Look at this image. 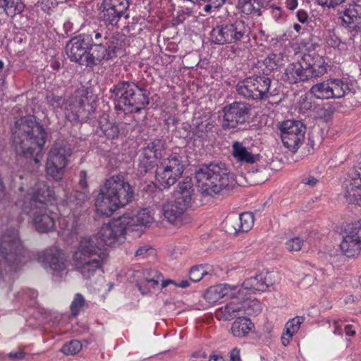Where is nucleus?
Returning <instances> with one entry per match:
<instances>
[{"instance_id": "nucleus-1", "label": "nucleus", "mask_w": 361, "mask_h": 361, "mask_svg": "<svg viewBox=\"0 0 361 361\" xmlns=\"http://www.w3.org/2000/svg\"><path fill=\"white\" fill-rule=\"evenodd\" d=\"M154 222L148 209L133 214L126 213L118 219L104 224L96 235L82 237L73 254L75 270L83 279L90 280L102 270L109 254L104 245L116 247L124 242L125 235L140 237L145 229Z\"/></svg>"}, {"instance_id": "nucleus-2", "label": "nucleus", "mask_w": 361, "mask_h": 361, "mask_svg": "<svg viewBox=\"0 0 361 361\" xmlns=\"http://www.w3.org/2000/svg\"><path fill=\"white\" fill-rule=\"evenodd\" d=\"M12 130L13 147L18 154L30 157L42 152L47 133L35 116H27L18 119Z\"/></svg>"}, {"instance_id": "nucleus-3", "label": "nucleus", "mask_w": 361, "mask_h": 361, "mask_svg": "<svg viewBox=\"0 0 361 361\" xmlns=\"http://www.w3.org/2000/svg\"><path fill=\"white\" fill-rule=\"evenodd\" d=\"M134 191L122 176L106 179L95 200L97 212L109 216L114 211L131 202Z\"/></svg>"}, {"instance_id": "nucleus-4", "label": "nucleus", "mask_w": 361, "mask_h": 361, "mask_svg": "<svg viewBox=\"0 0 361 361\" xmlns=\"http://www.w3.org/2000/svg\"><path fill=\"white\" fill-rule=\"evenodd\" d=\"M198 191L214 197L233 185V179L226 165L221 161L202 164L195 172Z\"/></svg>"}, {"instance_id": "nucleus-5", "label": "nucleus", "mask_w": 361, "mask_h": 361, "mask_svg": "<svg viewBox=\"0 0 361 361\" xmlns=\"http://www.w3.org/2000/svg\"><path fill=\"white\" fill-rule=\"evenodd\" d=\"M115 109L126 113L140 112L149 104L148 92L135 82L122 81L110 90Z\"/></svg>"}, {"instance_id": "nucleus-6", "label": "nucleus", "mask_w": 361, "mask_h": 361, "mask_svg": "<svg viewBox=\"0 0 361 361\" xmlns=\"http://www.w3.org/2000/svg\"><path fill=\"white\" fill-rule=\"evenodd\" d=\"M115 109L126 113L140 112L149 104L148 92L135 82L122 81L110 90Z\"/></svg>"}, {"instance_id": "nucleus-7", "label": "nucleus", "mask_w": 361, "mask_h": 361, "mask_svg": "<svg viewBox=\"0 0 361 361\" xmlns=\"http://www.w3.org/2000/svg\"><path fill=\"white\" fill-rule=\"evenodd\" d=\"M72 153L71 146L66 140H57L51 147L47 157L46 171L54 180L62 179Z\"/></svg>"}, {"instance_id": "nucleus-8", "label": "nucleus", "mask_w": 361, "mask_h": 361, "mask_svg": "<svg viewBox=\"0 0 361 361\" xmlns=\"http://www.w3.org/2000/svg\"><path fill=\"white\" fill-rule=\"evenodd\" d=\"M270 86L269 78L265 75H255L238 82L235 88L240 97L248 100L261 101L272 95L269 92Z\"/></svg>"}, {"instance_id": "nucleus-9", "label": "nucleus", "mask_w": 361, "mask_h": 361, "mask_svg": "<svg viewBox=\"0 0 361 361\" xmlns=\"http://www.w3.org/2000/svg\"><path fill=\"white\" fill-rule=\"evenodd\" d=\"M281 137L284 146L292 152H295L305 139L306 127L300 121L288 120L280 126Z\"/></svg>"}, {"instance_id": "nucleus-10", "label": "nucleus", "mask_w": 361, "mask_h": 361, "mask_svg": "<svg viewBox=\"0 0 361 361\" xmlns=\"http://www.w3.org/2000/svg\"><path fill=\"white\" fill-rule=\"evenodd\" d=\"M22 210L30 216L35 230L39 233H48L54 229L56 214L48 207L22 204Z\"/></svg>"}, {"instance_id": "nucleus-11", "label": "nucleus", "mask_w": 361, "mask_h": 361, "mask_svg": "<svg viewBox=\"0 0 361 361\" xmlns=\"http://www.w3.org/2000/svg\"><path fill=\"white\" fill-rule=\"evenodd\" d=\"M123 46H117V43L90 44L88 45L85 66L92 68L103 61L111 60L117 57L121 52Z\"/></svg>"}, {"instance_id": "nucleus-12", "label": "nucleus", "mask_w": 361, "mask_h": 361, "mask_svg": "<svg viewBox=\"0 0 361 361\" xmlns=\"http://www.w3.org/2000/svg\"><path fill=\"white\" fill-rule=\"evenodd\" d=\"M350 92L347 82L340 79H329L314 85L310 93L320 99H339Z\"/></svg>"}, {"instance_id": "nucleus-13", "label": "nucleus", "mask_w": 361, "mask_h": 361, "mask_svg": "<svg viewBox=\"0 0 361 361\" xmlns=\"http://www.w3.org/2000/svg\"><path fill=\"white\" fill-rule=\"evenodd\" d=\"M221 126L224 130L241 128L249 118L250 109L246 104L233 102L223 108Z\"/></svg>"}, {"instance_id": "nucleus-14", "label": "nucleus", "mask_w": 361, "mask_h": 361, "mask_svg": "<svg viewBox=\"0 0 361 361\" xmlns=\"http://www.w3.org/2000/svg\"><path fill=\"white\" fill-rule=\"evenodd\" d=\"M129 7L128 0H103L100 18L106 24L116 25Z\"/></svg>"}, {"instance_id": "nucleus-15", "label": "nucleus", "mask_w": 361, "mask_h": 361, "mask_svg": "<svg viewBox=\"0 0 361 361\" xmlns=\"http://www.w3.org/2000/svg\"><path fill=\"white\" fill-rule=\"evenodd\" d=\"M341 249L348 257L357 255L361 251V223L352 224L345 230L341 243Z\"/></svg>"}, {"instance_id": "nucleus-16", "label": "nucleus", "mask_w": 361, "mask_h": 361, "mask_svg": "<svg viewBox=\"0 0 361 361\" xmlns=\"http://www.w3.org/2000/svg\"><path fill=\"white\" fill-rule=\"evenodd\" d=\"M55 200V192L52 188L43 181L37 182L32 192L25 197L23 204L33 207H47L49 202Z\"/></svg>"}, {"instance_id": "nucleus-17", "label": "nucleus", "mask_w": 361, "mask_h": 361, "mask_svg": "<svg viewBox=\"0 0 361 361\" xmlns=\"http://www.w3.org/2000/svg\"><path fill=\"white\" fill-rule=\"evenodd\" d=\"M236 301H231L226 305L220 307L216 312V317L225 321L232 320L243 314H250V301L248 298H244L243 294L240 298H235Z\"/></svg>"}, {"instance_id": "nucleus-18", "label": "nucleus", "mask_w": 361, "mask_h": 361, "mask_svg": "<svg viewBox=\"0 0 361 361\" xmlns=\"http://www.w3.org/2000/svg\"><path fill=\"white\" fill-rule=\"evenodd\" d=\"M243 290L238 286H230L228 284H217L207 289L204 297L210 304H214L224 297L230 298H240Z\"/></svg>"}, {"instance_id": "nucleus-19", "label": "nucleus", "mask_w": 361, "mask_h": 361, "mask_svg": "<svg viewBox=\"0 0 361 361\" xmlns=\"http://www.w3.org/2000/svg\"><path fill=\"white\" fill-rule=\"evenodd\" d=\"M89 44L80 34L70 39L66 46L68 58L78 65L85 66Z\"/></svg>"}, {"instance_id": "nucleus-20", "label": "nucleus", "mask_w": 361, "mask_h": 361, "mask_svg": "<svg viewBox=\"0 0 361 361\" xmlns=\"http://www.w3.org/2000/svg\"><path fill=\"white\" fill-rule=\"evenodd\" d=\"M94 111L93 106L90 104L87 97H80L75 99L66 108V118L71 121H83L89 118Z\"/></svg>"}, {"instance_id": "nucleus-21", "label": "nucleus", "mask_w": 361, "mask_h": 361, "mask_svg": "<svg viewBox=\"0 0 361 361\" xmlns=\"http://www.w3.org/2000/svg\"><path fill=\"white\" fill-rule=\"evenodd\" d=\"M81 35L89 44L99 43L108 44L114 40V43H117V46H123V36L116 32H109L106 27H99L88 33Z\"/></svg>"}, {"instance_id": "nucleus-22", "label": "nucleus", "mask_w": 361, "mask_h": 361, "mask_svg": "<svg viewBox=\"0 0 361 361\" xmlns=\"http://www.w3.org/2000/svg\"><path fill=\"white\" fill-rule=\"evenodd\" d=\"M303 63L310 80L321 77L327 71L325 59L318 54H305Z\"/></svg>"}, {"instance_id": "nucleus-23", "label": "nucleus", "mask_w": 361, "mask_h": 361, "mask_svg": "<svg viewBox=\"0 0 361 361\" xmlns=\"http://www.w3.org/2000/svg\"><path fill=\"white\" fill-rule=\"evenodd\" d=\"M273 286V281L271 279V276L266 274H257L255 276L250 277L247 279L243 283L241 287L239 288H242L243 290V297L247 298L245 293V290L252 291H266L269 290V288Z\"/></svg>"}, {"instance_id": "nucleus-24", "label": "nucleus", "mask_w": 361, "mask_h": 361, "mask_svg": "<svg viewBox=\"0 0 361 361\" xmlns=\"http://www.w3.org/2000/svg\"><path fill=\"white\" fill-rule=\"evenodd\" d=\"M44 255L46 261L54 274H60L66 270L68 257L61 250L56 247L50 248L46 250Z\"/></svg>"}, {"instance_id": "nucleus-25", "label": "nucleus", "mask_w": 361, "mask_h": 361, "mask_svg": "<svg viewBox=\"0 0 361 361\" xmlns=\"http://www.w3.org/2000/svg\"><path fill=\"white\" fill-rule=\"evenodd\" d=\"M229 44H238L240 42L250 40L251 33L250 27L242 20H236L233 23H228Z\"/></svg>"}, {"instance_id": "nucleus-26", "label": "nucleus", "mask_w": 361, "mask_h": 361, "mask_svg": "<svg viewBox=\"0 0 361 361\" xmlns=\"http://www.w3.org/2000/svg\"><path fill=\"white\" fill-rule=\"evenodd\" d=\"M188 207L176 200L169 201L163 204L162 213L164 219L172 224L180 223Z\"/></svg>"}, {"instance_id": "nucleus-27", "label": "nucleus", "mask_w": 361, "mask_h": 361, "mask_svg": "<svg viewBox=\"0 0 361 361\" xmlns=\"http://www.w3.org/2000/svg\"><path fill=\"white\" fill-rule=\"evenodd\" d=\"M344 197L350 203L361 202V174L355 173L354 177L346 180L343 185Z\"/></svg>"}, {"instance_id": "nucleus-28", "label": "nucleus", "mask_w": 361, "mask_h": 361, "mask_svg": "<svg viewBox=\"0 0 361 361\" xmlns=\"http://www.w3.org/2000/svg\"><path fill=\"white\" fill-rule=\"evenodd\" d=\"M358 9L361 10V8L356 5H350L348 8L339 12V18L343 25L351 31H357L361 28V16Z\"/></svg>"}, {"instance_id": "nucleus-29", "label": "nucleus", "mask_w": 361, "mask_h": 361, "mask_svg": "<svg viewBox=\"0 0 361 361\" xmlns=\"http://www.w3.org/2000/svg\"><path fill=\"white\" fill-rule=\"evenodd\" d=\"M194 192L195 189L192 179L187 177L183 181L178 183L173 192L174 200L189 208Z\"/></svg>"}, {"instance_id": "nucleus-30", "label": "nucleus", "mask_w": 361, "mask_h": 361, "mask_svg": "<svg viewBox=\"0 0 361 361\" xmlns=\"http://www.w3.org/2000/svg\"><path fill=\"white\" fill-rule=\"evenodd\" d=\"M303 64V57L300 61L289 64L284 73L285 80L290 83L310 80L306 67Z\"/></svg>"}, {"instance_id": "nucleus-31", "label": "nucleus", "mask_w": 361, "mask_h": 361, "mask_svg": "<svg viewBox=\"0 0 361 361\" xmlns=\"http://www.w3.org/2000/svg\"><path fill=\"white\" fill-rule=\"evenodd\" d=\"M173 171L160 163L156 169V180L164 188H169L174 185L180 177Z\"/></svg>"}, {"instance_id": "nucleus-32", "label": "nucleus", "mask_w": 361, "mask_h": 361, "mask_svg": "<svg viewBox=\"0 0 361 361\" xmlns=\"http://www.w3.org/2000/svg\"><path fill=\"white\" fill-rule=\"evenodd\" d=\"M161 164L181 176L187 166V160L183 154L173 153L164 159Z\"/></svg>"}, {"instance_id": "nucleus-33", "label": "nucleus", "mask_w": 361, "mask_h": 361, "mask_svg": "<svg viewBox=\"0 0 361 361\" xmlns=\"http://www.w3.org/2000/svg\"><path fill=\"white\" fill-rule=\"evenodd\" d=\"M25 5L22 0H0V15L13 18L20 14L25 9Z\"/></svg>"}, {"instance_id": "nucleus-34", "label": "nucleus", "mask_w": 361, "mask_h": 361, "mask_svg": "<svg viewBox=\"0 0 361 361\" xmlns=\"http://www.w3.org/2000/svg\"><path fill=\"white\" fill-rule=\"evenodd\" d=\"M232 149L233 156L240 162L254 164L259 159V154H253L240 142H234Z\"/></svg>"}, {"instance_id": "nucleus-35", "label": "nucleus", "mask_w": 361, "mask_h": 361, "mask_svg": "<svg viewBox=\"0 0 361 361\" xmlns=\"http://www.w3.org/2000/svg\"><path fill=\"white\" fill-rule=\"evenodd\" d=\"M161 278V274L157 270L147 271L144 281L137 284L138 288L142 294H147L151 290V288H154L159 285Z\"/></svg>"}, {"instance_id": "nucleus-36", "label": "nucleus", "mask_w": 361, "mask_h": 361, "mask_svg": "<svg viewBox=\"0 0 361 361\" xmlns=\"http://www.w3.org/2000/svg\"><path fill=\"white\" fill-rule=\"evenodd\" d=\"M253 328L254 324L250 319L241 317L233 322L231 330L234 336L243 337L247 336Z\"/></svg>"}, {"instance_id": "nucleus-37", "label": "nucleus", "mask_w": 361, "mask_h": 361, "mask_svg": "<svg viewBox=\"0 0 361 361\" xmlns=\"http://www.w3.org/2000/svg\"><path fill=\"white\" fill-rule=\"evenodd\" d=\"M213 43L219 45L229 44V32L228 23H222L214 27L210 35Z\"/></svg>"}, {"instance_id": "nucleus-38", "label": "nucleus", "mask_w": 361, "mask_h": 361, "mask_svg": "<svg viewBox=\"0 0 361 361\" xmlns=\"http://www.w3.org/2000/svg\"><path fill=\"white\" fill-rule=\"evenodd\" d=\"M254 224V216L250 212H244L233 221V227L236 233L247 232Z\"/></svg>"}, {"instance_id": "nucleus-39", "label": "nucleus", "mask_w": 361, "mask_h": 361, "mask_svg": "<svg viewBox=\"0 0 361 361\" xmlns=\"http://www.w3.org/2000/svg\"><path fill=\"white\" fill-rule=\"evenodd\" d=\"M166 143L161 139H155L142 149L145 154H149L154 159H161L165 153Z\"/></svg>"}, {"instance_id": "nucleus-40", "label": "nucleus", "mask_w": 361, "mask_h": 361, "mask_svg": "<svg viewBox=\"0 0 361 361\" xmlns=\"http://www.w3.org/2000/svg\"><path fill=\"white\" fill-rule=\"evenodd\" d=\"M108 115H103L99 121V128L103 134L109 139H114L118 137L119 128L116 123L111 122Z\"/></svg>"}, {"instance_id": "nucleus-41", "label": "nucleus", "mask_w": 361, "mask_h": 361, "mask_svg": "<svg viewBox=\"0 0 361 361\" xmlns=\"http://www.w3.org/2000/svg\"><path fill=\"white\" fill-rule=\"evenodd\" d=\"M237 7L240 12L245 15H262L259 0H238Z\"/></svg>"}, {"instance_id": "nucleus-42", "label": "nucleus", "mask_w": 361, "mask_h": 361, "mask_svg": "<svg viewBox=\"0 0 361 361\" xmlns=\"http://www.w3.org/2000/svg\"><path fill=\"white\" fill-rule=\"evenodd\" d=\"M209 126L210 123L207 120L204 121L202 118H197L192 121L191 131L196 137H203L206 135L208 128H210Z\"/></svg>"}, {"instance_id": "nucleus-43", "label": "nucleus", "mask_w": 361, "mask_h": 361, "mask_svg": "<svg viewBox=\"0 0 361 361\" xmlns=\"http://www.w3.org/2000/svg\"><path fill=\"white\" fill-rule=\"evenodd\" d=\"M154 166V158L149 154H145V152H142L138 164V171L140 174L147 173Z\"/></svg>"}, {"instance_id": "nucleus-44", "label": "nucleus", "mask_w": 361, "mask_h": 361, "mask_svg": "<svg viewBox=\"0 0 361 361\" xmlns=\"http://www.w3.org/2000/svg\"><path fill=\"white\" fill-rule=\"evenodd\" d=\"M329 47L338 48L340 50L347 49V44L342 42L340 37L334 32H330L326 39Z\"/></svg>"}, {"instance_id": "nucleus-45", "label": "nucleus", "mask_w": 361, "mask_h": 361, "mask_svg": "<svg viewBox=\"0 0 361 361\" xmlns=\"http://www.w3.org/2000/svg\"><path fill=\"white\" fill-rule=\"evenodd\" d=\"M81 349V343L78 340H72L70 342L65 343L61 350L65 355H75Z\"/></svg>"}, {"instance_id": "nucleus-46", "label": "nucleus", "mask_w": 361, "mask_h": 361, "mask_svg": "<svg viewBox=\"0 0 361 361\" xmlns=\"http://www.w3.org/2000/svg\"><path fill=\"white\" fill-rule=\"evenodd\" d=\"M304 322L302 317H296L290 319L285 326V331L289 334V335H294L299 330L301 324Z\"/></svg>"}, {"instance_id": "nucleus-47", "label": "nucleus", "mask_w": 361, "mask_h": 361, "mask_svg": "<svg viewBox=\"0 0 361 361\" xmlns=\"http://www.w3.org/2000/svg\"><path fill=\"white\" fill-rule=\"evenodd\" d=\"M85 300L84 297L81 294L77 293L71 305V310L72 314L73 316H76L85 306Z\"/></svg>"}, {"instance_id": "nucleus-48", "label": "nucleus", "mask_w": 361, "mask_h": 361, "mask_svg": "<svg viewBox=\"0 0 361 361\" xmlns=\"http://www.w3.org/2000/svg\"><path fill=\"white\" fill-rule=\"evenodd\" d=\"M207 273L206 269L202 265L193 267L189 273L190 279L193 282H198Z\"/></svg>"}, {"instance_id": "nucleus-49", "label": "nucleus", "mask_w": 361, "mask_h": 361, "mask_svg": "<svg viewBox=\"0 0 361 361\" xmlns=\"http://www.w3.org/2000/svg\"><path fill=\"white\" fill-rule=\"evenodd\" d=\"M304 241L299 237L289 239L286 243V247L289 252H298L301 250Z\"/></svg>"}, {"instance_id": "nucleus-50", "label": "nucleus", "mask_w": 361, "mask_h": 361, "mask_svg": "<svg viewBox=\"0 0 361 361\" xmlns=\"http://www.w3.org/2000/svg\"><path fill=\"white\" fill-rule=\"evenodd\" d=\"M47 102L53 106V108H59L62 106L64 104L65 99L60 96H56L53 94H49L46 97Z\"/></svg>"}, {"instance_id": "nucleus-51", "label": "nucleus", "mask_w": 361, "mask_h": 361, "mask_svg": "<svg viewBox=\"0 0 361 361\" xmlns=\"http://www.w3.org/2000/svg\"><path fill=\"white\" fill-rule=\"evenodd\" d=\"M75 198L77 202L75 205H81L82 203L87 198V196L85 193H78L74 195H71L68 201V204L72 209L73 207V199Z\"/></svg>"}, {"instance_id": "nucleus-52", "label": "nucleus", "mask_w": 361, "mask_h": 361, "mask_svg": "<svg viewBox=\"0 0 361 361\" xmlns=\"http://www.w3.org/2000/svg\"><path fill=\"white\" fill-rule=\"evenodd\" d=\"M317 2L322 6H328L334 8L342 3L345 2V0H316Z\"/></svg>"}, {"instance_id": "nucleus-53", "label": "nucleus", "mask_w": 361, "mask_h": 361, "mask_svg": "<svg viewBox=\"0 0 361 361\" xmlns=\"http://www.w3.org/2000/svg\"><path fill=\"white\" fill-rule=\"evenodd\" d=\"M301 182L310 187H314L318 183V180L312 176H304L302 178Z\"/></svg>"}, {"instance_id": "nucleus-54", "label": "nucleus", "mask_w": 361, "mask_h": 361, "mask_svg": "<svg viewBox=\"0 0 361 361\" xmlns=\"http://www.w3.org/2000/svg\"><path fill=\"white\" fill-rule=\"evenodd\" d=\"M150 250L151 247L149 245L141 246L135 251V256L145 258L147 256V252Z\"/></svg>"}, {"instance_id": "nucleus-55", "label": "nucleus", "mask_w": 361, "mask_h": 361, "mask_svg": "<svg viewBox=\"0 0 361 361\" xmlns=\"http://www.w3.org/2000/svg\"><path fill=\"white\" fill-rule=\"evenodd\" d=\"M79 185L82 189H85L87 187V173L85 171H81L79 174Z\"/></svg>"}, {"instance_id": "nucleus-56", "label": "nucleus", "mask_w": 361, "mask_h": 361, "mask_svg": "<svg viewBox=\"0 0 361 361\" xmlns=\"http://www.w3.org/2000/svg\"><path fill=\"white\" fill-rule=\"evenodd\" d=\"M11 360H22L25 357V353L23 351H18L15 353H10L6 355Z\"/></svg>"}, {"instance_id": "nucleus-57", "label": "nucleus", "mask_w": 361, "mask_h": 361, "mask_svg": "<svg viewBox=\"0 0 361 361\" xmlns=\"http://www.w3.org/2000/svg\"><path fill=\"white\" fill-rule=\"evenodd\" d=\"M296 16H297L298 20L302 23H305V22H307V18H308L307 13L305 10H302V9L298 11V12L296 13Z\"/></svg>"}, {"instance_id": "nucleus-58", "label": "nucleus", "mask_w": 361, "mask_h": 361, "mask_svg": "<svg viewBox=\"0 0 361 361\" xmlns=\"http://www.w3.org/2000/svg\"><path fill=\"white\" fill-rule=\"evenodd\" d=\"M227 0H203L204 2L210 3L214 9L221 7Z\"/></svg>"}, {"instance_id": "nucleus-59", "label": "nucleus", "mask_w": 361, "mask_h": 361, "mask_svg": "<svg viewBox=\"0 0 361 361\" xmlns=\"http://www.w3.org/2000/svg\"><path fill=\"white\" fill-rule=\"evenodd\" d=\"M293 337V335H289L288 332L285 331L281 336V343L284 346H287L289 344L290 340Z\"/></svg>"}, {"instance_id": "nucleus-60", "label": "nucleus", "mask_w": 361, "mask_h": 361, "mask_svg": "<svg viewBox=\"0 0 361 361\" xmlns=\"http://www.w3.org/2000/svg\"><path fill=\"white\" fill-rule=\"evenodd\" d=\"M231 361H240V351L237 348L231 350L230 355Z\"/></svg>"}, {"instance_id": "nucleus-61", "label": "nucleus", "mask_w": 361, "mask_h": 361, "mask_svg": "<svg viewBox=\"0 0 361 361\" xmlns=\"http://www.w3.org/2000/svg\"><path fill=\"white\" fill-rule=\"evenodd\" d=\"M285 4L288 9L293 11L297 8L298 1V0H286Z\"/></svg>"}, {"instance_id": "nucleus-62", "label": "nucleus", "mask_w": 361, "mask_h": 361, "mask_svg": "<svg viewBox=\"0 0 361 361\" xmlns=\"http://www.w3.org/2000/svg\"><path fill=\"white\" fill-rule=\"evenodd\" d=\"M282 11L280 7H272V15L276 19H279L281 17Z\"/></svg>"}, {"instance_id": "nucleus-63", "label": "nucleus", "mask_w": 361, "mask_h": 361, "mask_svg": "<svg viewBox=\"0 0 361 361\" xmlns=\"http://www.w3.org/2000/svg\"><path fill=\"white\" fill-rule=\"evenodd\" d=\"M333 324H334V334L341 336L342 330H341V326L339 325V322L335 320V321H334Z\"/></svg>"}, {"instance_id": "nucleus-64", "label": "nucleus", "mask_w": 361, "mask_h": 361, "mask_svg": "<svg viewBox=\"0 0 361 361\" xmlns=\"http://www.w3.org/2000/svg\"><path fill=\"white\" fill-rule=\"evenodd\" d=\"M351 328L352 326L349 324L345 326V334L348 336H353L355 334V331L353 330Z\"/></svg>"}]
</instances>
